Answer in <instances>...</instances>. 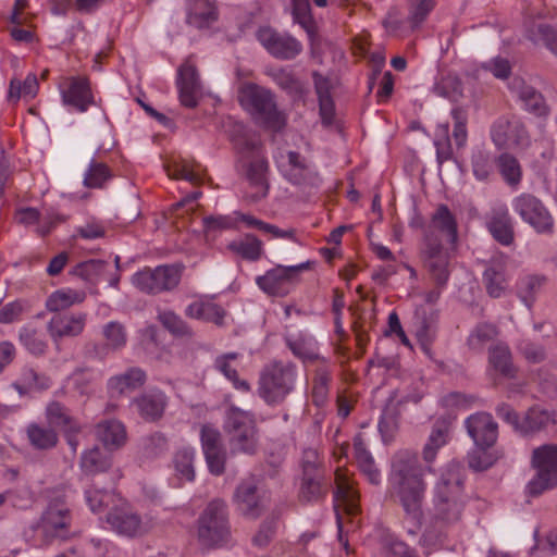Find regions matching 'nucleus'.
Masks as SVG:
<instances>
[{
    "instance_id": "obj_18",
    "label": "nucleus",
    "mask_w": 557,
    "mask_h": 557,
    "mask_svg": "<svg viewBox=\"0 0 557 557\" xmlns=\"http://www.w3.org/2000/svg\"><path fill=\"white\" fill-rule=\"evenodd\" d=\"M335 483L336 491L334 494V508L336 511V520L339 530V540L342 541V512L349 517H355L360 512L359 493L354 488L348 479L339 473V470H336L335 472Z\"/></svg>"
},
{
    "instance_id": "obj_47",
    "label": "nucleus",
    "mask_w": 557,
    "mask_h": 557,
    "mask_svg": "<svg viewBox=\"0 0 557 557\" xmlns=\"http://www.w3.org/2000/svg\"><path fill=\"white\" fill-rule=\"evenodd\" d=\"M102 336L106 345L112 348L124 347L127 344L128 333L125 325L119 321H110L102 326Z\"/></svg>"
},
{
    "instance_id": "obj_38",
    "label": "nucleus",
    "mask_w": 557,
    "mask_h": 557,
    "mask_svg": "<svg viewBox=\"0 0 557 557\" xmlns=\"http://www.w3.org/2000/svg\"><path fill=\"white\" fill-rule=\"evenodd\" d=\"M98 438L106 447L112 449L120 448L126 441V431L124 425L116 420H109L97 425Z\"/></svg>"
},
{
    "instance_id": "obj_44",
    "label": "nucleus",
    "mask_w": 557,
    "mask_h": 557,
    "mask_svg": "<svg viewBox=\"0 0 557 557\" xmlns=\"http://www.w3.org/2000/svg\"><path fill=\"white\" fill-rule=\"evenodd\" d=\"M112 177L111 170L104 163L91 160L84 174V186L87 188H102Z\"/></svg>"
},
{
    "instance_id": "obj_42",
    "label": "nucleus",
    "mask_w": 557,
    "mask_h": 557,
    "mask_svg": "<svg viewBox=\"0 0 557 557\" xmlns=\"http://www.w3.org/2000/svg\"><path fill=\"white\" fill-rule=\"evenodd\" d=\"M292 15L294 23L298 24L312 39L315 36L317 27L309 0H292Z\"/></svg>"
},
{
    "instance_id": "obj_61",
    "label": "nucleus",
    "mask_w": 557,
    "mask_h": 557,
    "mask_svg": "<svg viewBox=\"0 0 557 557\" xmlns=\"http://www.w3.org/2000/svg\"><path fill=\"white\" fill-rule=\"evenodd\" d=\"M14 88H15V81H12L10 84V89H9V97L11 99L18 100L21 97L33 98L36 95L37 88H38L37 78L34 75H28L24 79L23 83H21V82L17 83V94H13Z\"/></svg>"
},
{
    "instance_id": "obj_54",
    "label": "nucleus",
    "mask_w": 557,
    "mask_h": 557,
    "mask_svg": "<svg viewBox=\"0 0 557 557\" xmlns=\"http://www.w3.org/2000/svg\"><path fill=\"white\" fill-rule=\"evenodd\" d=\"M544 284V277L539 275H527L519 281V297L528 306L531 307L535 294Z\"/></svg>"
},
{
    "instance_id": "obj_28",
    "label": "nucleus",
    "mask_w": 557,
    "mask_h": 557,
    "mask_svg": "<svg viewBox=\"0 0 557 557\" xmlns=\"http://www.w3.org/2000/svg\"><path fill=\"white\" fill-rule=\"evenodd\" d=\"M329 486L324 472L302 473L299 499L304 503L318 502L325 497Z\"/></svg>"
},
{
    "instance_id": "obj_31",
    "label": "nucleus",
    "mask_w": 557,
    "mask_h": 557,
    "mask_svg": "<svg viewBox=\"0 0 557 557\" xmlns=\"http://www.w3.org/2000/svg\"><path fill=\"white\" fill-rule=\"evenodd\" d=\"M146 382V373L139 368H132L121 375L110 379L109 388L112 396H122L141 387Z\"/></svg>"
},
{
    "instance_id": "obj_26",
    "label": "nucleus",
    "mask_w": 557,
    "mask_h": 557,
    "mask_svg": "<svg viewBox=\"0 0 557 557\" xmlns=\"http://www.w3.org/2000/svg\"><path fill=\"white\" fill-rule=\"evenodd\" d=\"M81 469L88 476L108 472L113 466V458L107 449L95 446L81 457Z\"/></svg>"
},
{
    "instance_id": "obj_15",
    "label": "nucleus",
    "mask_w": 557,
    "mask_h": 557,
    "mask_svg": "<svg viewBox=\"0 0 557 557\" xmlns=\"http://www.w3.org/2000/svg\"><path fill=\"white\" fill-rule=\"evenodd\" d=\"M257 39L272 57L280 60L295 59L302 51V45L297 38L269 26L259 28Z\"/></svg>"
},
{
    "instance_id": "obj_19",
    "label": "nucleus",
    "mask_w": 557,
    "mask_h": 557,
    "mask_svg": "<svg viewBox=\"0 0 557 557\" xmlns=\"http://www.w3.org/2000/svg\"><path fill=\"white\" fill-rule=\"evenodd\" d=\"M469 436L475 447L493 448L498 438V424L487 412H476L465 422Z\"/></svg>"
},
{
    "instance_id": "obj_59",
    "label": "nucleus",
    "mask_w": 557,
    "mask_h": 557,
    "mask_svg": "<svg viewBox=\"0 0 557 557\" xmlns=\"http://www.w3.org/2000/svg\"><path fill=\"white\" fill-rule=\"evenodd\" d=\"M434 0H410L408 20L413 27L419 26L433 10Z\"/></svg>"
},
{
    "instance_id": "obj_6",
    "label": "nucleus",
    "mask_w": 557,
    "mask_h": 557,
    "mask_svg": "<svg viewBox=\"0 0 557 557\" xmlns=\"http://www.w3.org/2000/svg\"><path fill=\"white\" fill-rule=\"evenodd\" d=\"M298 373L290 362L273 361L260 373L258 392L269 405L283 403L293 392Z\"/></svg>"
},
{
    "instance_id": "obj_35",
    "label": "nucleus",
    "mask_w": 557,
    "mask_h": 557,
    "mask_svg": "<svg viewBox=\"0 0 557 557\" xmlns=\"http://www.w3.org/2000/svg\"><path fill=\"white\" fill-rule=\"evenodd\" d=\"M487 228L492 236L502 245L508 246L513 240V230L508 209H502L487 222Z\"/></svg>"
},
{
    "instance_id": "obj_34",
    "label": "nucleus",
    "mask_w": 557,
    "mask_h": 557,
    "mask_svg": "<svg viewBox=\"0 0 557 557\" xmlns=\"http://www.w3.org/2000/svg\"><path fill=\"white\" fill-rule=\"evenodd\" d=\"M505 453L503 449L476 447L470 451L467 456L468 467L474 472H483L492 468L500 459H503Z\"/></svg>"
},
{
    "instance_id": "obj_60",
    "label": "nucleus",
    "mask_w": 557,
    "mask_h": 557,
    "mask_svg": "<svg viewBox=\"0 0 557 557\" xmlns=\"http://www.w3.org/2000/svg\"><path fill=\"white\" fill-rule=\"evenodd\" d=\"M203 454L223 449L221 433L211 425H203L200 432Z\"/></svg>"
},
{
    "instance_id": "obj_2",
    "label": "nucleus",
    "mask_w": 557,
    "mask_h": 557,
    "mask_svg": "<svg viewBox=\"0 0 557 557\" xmlns=\"http://www.w3.org/2000/svg\"><path fill=\"white\" fill-rule=\"evenodd\" d=\"M435 231L446 234L450 244L457 240V223L448 207L441 205L432 215L431 223L424 235V263L432 277L440 286L446 285L449 278V253L443 248Z\"/></svg>"
},
{
    "instance_id": "obj_50",
    "label": "nucleus",
    "mask_w": 557,
    "mask_h": 557,
    "mask_svg": "<svg viewBox=\"0 0 557 557\" xmlns=\"http://www.w3.org/2000/svg\"><path fill=\"white\" fill-rule=\"evenodd\" d=\"M169 175L176 180H185L193 184H198L202 181L203 171L200 164L182 161L174 164L173 169L170 170Z\"/></svg>"
},
{
    "instance_id": "obj_33",
    "label": "nucleus",
    "mask_w": 557,
    "mask_h": 557,
    "mask_svg": "<svg viewBox=\"0 0 557 557\" xmlns=\"http://www.w3.org/2000/svg\"><path fill=\"white\" fill-rule=\"evenodd\" d=\"M46 418L51 428H60L67 433H78L81 428L70 411L59 401H52L46 409Z\"/></svg>"
},
{
    "instance_id": "obj_62",
    "label": "nucleus",
    "mask_w": 557,
    "mask_h": 557,
    "mask_svg": "<svg viewBox=\"0 0 557 557\" xmlns=\"http://www.w3.org/2000/svg\"><path fill=\"white\" fill-rule=\"evenodd\" d=\"M28 17L24 23H11L8 28L12 39L18 44H30L35 40V33L29 28Z\"/></svg>"
},
{
    "instance_id": "obj_55",
    "label": "nucleus",
    "mask_w": 557,
    "mask_h": 557,
    "mask_svg": "<svg viewBox=\"0 0 557 557\" xmlns=\"http://www.w3.org/2000/svg\"><path fill=\"white\" fill-rule=\"evenodd\" d=\"M174 467L177 473L187 481L195 479L194 451L190 449H181L174 456Z\"/></svg>"
},
{
    "instance_id": "obj_12",
    "label": "nucleus",
    "mask_w": 557,
    "mask_h": 557,
    "mask_svg": "<svg viewBox=\"0 0 557 557\" xmlns=\"http://www.w3.org/2000/svg\"><path fill=\"white\" fill-rule=\"evenodd\" d=\"M181 281V272L176 267L159 265L154 269L145 268L132 276V284L148 294H158L175 288Z\"/></svg>"
},
{
    "instance_id": "obj_3",
    "label": "nucleus",
    "mask_w": 557,
    "mask_h": 557,
    "mask_svg": "<svg viewBox=\"0 0 557 557\" xmlns=\"http://www.w3.org/2000/svg\"><path fill=\"white\" fill-rule=\"evenodd\" d=\"M467 496L465 483L459 475L448 472L436 483L432 500V517L435 522L453 524L465 511Z\"/></svg>"
},
{
    "instance_id": "obj_51",
    "label": "nucleus",
    "mask_w": 557,
    "mask_h": 557,
    "mask_svg": "<svg viewBox=\"0 0 557 557\" xmlns=\"http://www.w3.org/2000/svg\"><path fill=\"white\" fill-rule=\"evenodd\" d=\"M330 373L326 369H318L312 381V401L315 406H323L329 396Z\"/></svg>"
},
{
    "instance_id": "obj_40",
    "label": "nucleus",
    "mask_w": 557,
    "mask_h": 557,
    "mask_svg": "<svg viewBox=\"0 0 557 557\" xmlns=\"http://www.w3.org/2000/svg\"><path fill=\"white\" fill-rule=\"evenodd\" d=\"M135 404L141 417L149 421L159 420L165 408L163 394H146L135 399Z\"/></svg>"
},
{
    "instance_id": "obj_5",
    "label": "nucleus",
    "mask_w": 557,
    "mask_h": 557,
    "mask_svg": "<svg viewBox=\"0 0 557 557\" xmlns=\"http://www.w3.org/2000/svg\"><path fill=\"white\" fill-rule=\"evenodd\" d=\"M239 104L267 127L278 131L286 124V115L276 107L271 90L253 83H244L237 95Z\"/></svg>"
},
{
    "instance_id": "obj_21",
    "label": "nucleus",
    "mask_w": 557,
    "mask_h": 557,
    "mask_svg": "<svg viewBox=\"0 0 557 557\" xmlns=\"http://www.w3.org/2000/svg\"><path fill=\"white\" fill-rule=\"evenodd\" d=\"M234 498L246 517L257 519L265 509L264 499L259 495L257 484L251 481H243L237 486Z\"/></svg>"
},
{
    "instance_id": "obj_9",
    "label": "nucleus",
    "mask_w": 557,
    "mask_h": 557,
    "mask_svg": "<svg viewBox=\"0 0 557 557\" xmlns=\"http://www.w3.org/2000/svg\"><path fill=\"white\" fill-rule=\"evenodd\" d=\"M531 465L536 474L527 485L529 496L536 497L557 486V445L545 444L534 448Z\"/></svg>"
},
{
    "instance_id": "obj_41",
    "label": "nucleus",
    "mask_w": 557,
    "mask_h": 557,
    "mask_svg": "<svg viewBox=\"0 0 557 557\" xmlns=\"http://www.w3.org/2000/svg\"><path fill=\"white\" fill-rule=\"evenodd\" d=\"M550 421V414L537 406L531 407L525 412L519 424V432L529 435L543 430Z\"/></svg>"
},
{
    "instance_id": "obj_48",
    "label": "nucleus",
    "mask_w": 557,
    "mask_h": 557,
    "mask_svg": "<svg viewBox=\"0 0 557 557\" xmlns=\"http://www.w3.org/2000/svg\"><path fill=\"white\" fill-rule=\"evenodd\" d=\"M268 171V161L263 158L252 161L248 168L247 176L249 182L259 188L257 198L265 197L268 193V185L265 181V173Z\"/></svg>"
},
{
    "instance_id": "obj_14",
    "label": "nucleus",
    "mask_w": 557,
    "mask_h": 557,
    "mask_svg": "<svg viewBox=\"0 0 557 557\" xmlns=\"http://www.w3.org/2000/svg\"><path fill=\"white\" fill-rule=\"evenodd\" d=\"M491 139L498 149H525L530 136L523 124L515 116L498 117L491 126Z\"/></svg>"
},
{
    "instance_id": "obj_57",
    "label": "nucleus",
    "mask_w": 557,
    "mask_h": 557,
    "mask_svg": "<svg viewBox=\"0 0 557 557\" xmlns=\"http://www.w3.org/2000/svg\"><path fill=\"white\" fill-rule=\"evenodd\" d=\"M159 321L169 330L173 335L185 336L189 335L190 331L183 319L173 311H162L159 313Z\"/></svg>"
},
{
    "instance_id": "obj_16",
    "label": "nucleus",
    "mask_w": 557,
    "mask_h": 557,
    "mask_svg": "<svg viewBox=\"0 0 557 557\" xmlns=\"http://www.w3.org/2000/svg\"><path fill=\"white\" fill-rule=\"evenodd\" d=\"M109 263L104 260L90 259L77 263L72 268L70 274L83 280L89 284H98L101 280H107L110 287L117 288L120 283L121 258L114 257V272H108Z\"/></svg>"
},
{
    "instance_id": "obj_17",
    "label": "nucleus",
    "mask_w": 557,
    "mask_h": 557,
    "mask_svg": "<svg viewBox=\"0 0 557 557\" xmlns=\"http://www.w3.org/2000/svg\"><path fill=\"white\" fill-rule=\"evenodd\" d=\"M72 515L63 500L55 499L49 503L42 512L38 529L46 537L65 539L70 534Z\"/></svg>"
},
{
    "instance_id": "obj_49",
    "label": "nucleus",
    "mask_w": 557,
    "mask_h": 557,
    "mask_svg": "<svg viewBox=\"0 0 557 557\" xmlns=\"http://www.w3.org/2000/svg\"><path fill=\"white\" fill-rule=\"evenodd\" d=\"M277 521L278 515L275 512H272L263 520L258 531L252 536L255 546L264 548L272 542L276 533Z\"/></svg>"
},
{
    "instance_id": "obj_22",
    "label": "nucleus",
    "mask_w": 557,
    "mask_h": 557,
    "mask_svg": "<svg viewBox=\"0 0 557 557\" xmlns=\"http://www.w3.org/2000/svg\"><path fill=\"white\" fill-rule=\"evenodd\" d=\"M87 321V314L79 312L73 314L54 315L48 323V332L53 339L74 337L82 334Z\"/></svg>"
},
{
    "instance_id": "obj_1",
    "label": "nucleus",
    "mask_w": 557,
    "mask_h": 557,
    "mask_svg": "<svg viewBox=\"0 0 557 557\" xmlns=\"http://www.w3.org/2000/svg\"><path fill=\"white\" fill-rule=\"evenodd\" d=\"M393 496L401 506L406 517L421 524L426 492L424 469L418 456L408 451L398 454L392 462L389 475Z\"/></svg>"
},
{
    "instance_id": "obj_39",
    "label": "nucleus",
    "mask_w": 557,
    "mask_h": 557,
    "mask_svg": "<svg viewBox=\"0 0 557 557\" xmlns=\"http://www.w3.org/2000/svg\"><path fill=\"white\" fill-rule=\"evenodd\" d=\"M227 249L250 261L258 260L263 252L262 243L251 234H246L240 238L230 242Z\"/></svg>"
},
{
    "instance_id": "obj_10",
    "label": "nucleus",
    "mask_w": 557,
    "mask_h": 557,
    "mask_svg": "<svg viewBox=\"0 0 557 557\" xmlns=\"http://www.w3.org/2000/svg\"><path fill=\"white\" fill-rule=\"evenodd\" d=\"M307 260L295 265L278 264L256 277L257 286L269 296L284 297L292 293L301 281V274L311 269Z\"/></svg>"
},
{
    "instance_id": "obj_8",
    "label": "nucleus",
    "mask_w": 557,
    "mask_h": 557,
    "mask_svg": "<svg viewBox=\"0 0 557 557\" xmlns=\"http://www.w3.org/2000/svg\"><path fill=\"white\" fill-rule=\"evenodd\" d=\"M225 432L232 453L256 454L258 449V429L251 414L238 408L227 412Z\"/></svg>"
},
{
    "instance_id": "obj_32",
    "label": "nucleus",
    "mask_w": 557,
    "mask_h": 557,
    "mask_svg": "<svg viewBox=\"0 0 557 557\" xmlns=\"http://www.w3.org/2000/svg\"><path fill=\"white\" fill-rule=\"evenodd\" d=\"M451 421L453 418L450 417H442L434 423L429 442L423 449V459L426 462H432L437 455V450L447 443Z\"/></svg>"
},
{
    "instance_id": "obj_27",
    "label": "nucleus",
    "mask_w": 557,
    "mask_h": 557,
    "mask_svg": "<svg viewBox=\"0 0 557 557\" xmlns=\"http://www.w3.org/2000/svg\"><path fill=\"white\" fill-rule=\"evenodd\" d=\"M433 94L450 101H458L462 97V83L455 72L440 70L432 87Z\"/></svg>"
},
{
    "instance_id": "obj_64",
    "label": "nucleus",
    "mask_w": 557,
    "mask_h": 557,
    "mask_svg": "<svg viewBox=\"0 0 557 557\" xmlns=\"http://www.w3.org/2000/svg\"><path fill=\"white\" fill-rule=\"evenodd\" d=\"M24 311V306L21 300H14L5 304L0 309V323L10 324L20 320Z\"/></svg>"
},
{
    "instance_id": "obj_63",
    "label": "nucleus",
    "mask_w": 557,
    "mask_h": 557,
    "mask_svg": "<svg viewBox=\"0 0 557 557\" xmlns=\"http://www.w3.org/2000/svg\"><path fill=\"white\" fill-rule=\"evenodd\" d=\"M216 367L228 380L234 383L235 387L244 392L250 391L249 383L245 380H239L236 368L233 367L227 359H216Z\"/></svg>"
},
{
    "instance_id": "obj_25",
    "label": "nucleus",
    "mask_w": 557,
    "mask_h": 557,
    "mask_svg": "<svg viewBox=\"0 0 557 557\" xmlns=\"http://www.w3.org/2000/svg\"><path fill=\"white\" fill-rule=\"evenodd\" d=\"M185 314L191 319L212 322L216 325H223L226 311L212 298H205L189 304L185 309Z\"/></svg>"
},
{
    "instance_id": "obj_45",
    "label": "nucleus",
    "mask_w": 557,
    "mask_h": 557,
    "mask_svg": "<svg viewBox=\"0 0 557 557\" xmlns=\"http://www.w3.org/2000/svg\"><path fill=\"white\" fill-rule=\"evenodd\" d=\"M269 75L286 92L290 95H301L304 92L301 82L294 75L290 69H274L269 71Z\"/></svg>"
},
{
    "instance_id": "obj_7",
    "label": "nucleus",
    "mask_w": 557,
    "mask_h": 557,
    "mask_svg": "<svg viewBox=\"0 0 557 557\" xmlns=\"http://www.w3.org/2000/svg\"><path fill=\"white\" fill-rule=\"evenodd\" d=\"M280 174L292 185L318 188L322 177L315 164L297 151L281 149L274 154Z\"/></svg>"
},
{
    "instance_id": "obj_11",
    "label": "nucleus",
    "mask_w": 557,
    "mask_h": 557,
    "mask_svg": "<svg viewBox=\"0 0 557 557\" xmlns=\"http://www.w3.org/2000/svg\"><path fill=\"white\" fill-rule=\"evenodd\" d=\"M513 211L540 234H552L554 218L543 202L531 194H521L512 200Z\"/></svg>"
},
{
    "instance_id": "obj_52",
    "label": "nucleus",
    "mask_w": 557,
    "mask_h": 557,
    "mask_svg": "<svg viewBox=\"0 0 557 557\" xmlns=\"http://www.w3.org/2000/svg\"><path fill=\"white\" fill-rule=\"evenodd\" d=\"M450 114L454 121L453 138L458 148H463L468 140V114L460 107L453 108Z\"/></svg>"
},
{
    "instance_id": "obj_37",
    "label": "nucleus",
    "mask_w": 557,
    "mask_h": 557,
    "mask_svg": "<svg viewBox=\"0 0 557 557\" xmlns=\"http://www.w3.org/2000/svg\"><path fill=\"white\" fill-rule=\"evenodd\" d=\"M27 438L30 445L39 450H48L57 446L58 433L51 426L39 423H30L26 429Z\"/></svg>"
},
{
    "instance_id": "obj_4",
    "label": "nucleus",
    "mask_w": 557,
    "mask_h": 557,
    "mask_svg": "<svg viewBox=\"0 0 557 557\" xmlns=\"http://www.w3.org/2000/svg\"><path fill=\"white\" fill-rule=\"evenodd\" d=\"M197 539L207 549L226 546L232 541L227 506L222 499L211 500L197 520Z\"/></svg>"
},
{
    "instance_id": "obj_53",
    "label": "nucleus",
    "mask_w": 557,
    "mask_h": 557,
    "mask_svg": "<svg viewBox=\"0 0 557 557\" xmlns=\"http://www.w3.org/2000/svg\"><path fill=\"white\" fill-rule=\"evenodd\" d=\"M499 171L504 180L512 186L521 181V168L517 159L508 153H503L498 158Z\"/></svg>"
},
{
    "instance_id": "obj_46",
    "label": "nucleus",
    "mask_w": 557,
    "mask_h": 557,
    "mask_svg": "<svg viewBox=\"0 0 557 557\" xmlns=\"http://www.w3.org/2000/svg\"><path fill=\"white\" fill-rule=\"evenodd\" d=\"M528 36L534 42H543L557 55V32L554 28L543 22H537L528 29Z\"/></svg>"
},
{
    "instance_id": "obj_23",
    "label": "nucleus",
    "mask_w": 557,
    "mask_h": 557,
    "mask_svg": "<svg viewBox=\"0 0 557 557\" xmlns=\"http://www.w3.org/2000/svg\"><path fill=\"white\" fill-rule=\"evenodd\" d=\"M483 283L487 294L493 298L505 295L509 286V275L505 259H494L483 273Z\"/></svg>"
},
{
    "instance_id": "obj_56",
    "label": "nucleus",
    "mask_w": 557,
    "mask_h": 557,
    "mask_svg": "<svg viewBox=\"0 0 557 557\" xmlns=\"http://www.w3.org/2000/svg\"><path fill=\"white\" fill-rule=\"evenodd\" d=\"M168 449V440L164 434L156 432L147 436L143 442V455L146 458H156Z\"/></svg>"
},
{
    "instance_id": "obj_30",
    "label": "nucleus",
    "mask_w": 557,
    "mask_h": 557,
    "mask_svg": "<svg viewBox=\"0 0 557 557\" xmlns=\"http://www.w3.org/2000/svg\"><path fill=\"white\" fill-rule=\"evenodd\" d=\"M86 299V293L81 289L63 287L51 293L46 299V309L50 312H59L82 304Z\"/></svg>"
},
{
    "instance_id": "obj_36",
    "label": "nucleus",
    "mask_w": 557,
    "mask_h": 557,
    "mask_svg": "<svg viewBox=\"0 0 557 557\" xmlns=\"http://www.w3.org/2000/svg\"><path fill=\"white\" fill-rule=\"evenodd\" d=\"M499 332L493 323H479L468 337L470 348H499L497 346Z\"/></svg>"
},
{
    "instance_id": "obj_24",
    "label": "nucleus",
    "mask_w": 557,
    "mask_h": 557,
    "mask_svg": "<svg viewBox=\"0 0 557 557\" xmlns=\"http://www.w3.org/2000/svg\"><path fill=\"white\" fill-rule=\"evenodd\" d=\"M510 89L517 95L518 99L528 112L536 116L548 115L549 109L543 95L532 86L527 85L520 78H515L510 84Z\"/></svg>"
},
{
    "instance_id": "obj_13",
    "label": "nucleus",
    "mask_w": 557,
    "mask_h": 557,
    "mask_svg": "<svg viewBox=\"0 0 557 557\" xmlns=\"http://www.w3.org/2000/svg\"><path fill=\"white\" fill-rule=\"evenodd\" d=\"M62 104L69 112L85 113L96 103L90 82L85 76H70L59 85Z\"/></svg>"
},
{
    "instance_id": "obj_29",
    "label": "nucleus",
    "mask_w": 557,
    "mask_h": 557,
    "mask_svg": "<svg viewBox=\"0 0 557 557\" xmlns=\"http://www.w3.org/2000/svg\"><path fill=\"white\" fill-rule=\"evenodd\" d=\"M107 522L120 534L136 535L141 529L139 516L123 508H115L107 516Z\"/></svg>"
},
{
    "instance_id": "obj_20",
    "label": "nucleus",
    "mask_w": 557,
    "mask_h": 557,
    "mask_svg": "<svg viewBox=\"0 0 557 557\" xmlns=\"http://www.w3.org/2000/svg\"><path fill=\"white\" fill-rule=\"evenodd\" d=\"M176 86L181 103L186 108H195L201 96V85L197 70L189 61L178 67Z\"/></svg>"
},
{
    "instance_id": "obj_58",
    "label": "nucleus",
    "mask_w": 557,
    "mask_h": 557,
    "mask_svg": "<svg viewBox=\"0 0 557 557\" xmlns=\"http://www.w3.org/2000/svg\"><path fill=\"white\" fill-rule=\"evenodd\" d=\"M448 124L441 126L438 128V134L434 139L436 158L440 163L446 162L453 158V149L448 137Z\"/></svg>"
},
{
    "instance_id": "obj_43",
    "label": "nucleus",
    "mask_w": 557,
    "mask_h": 557,
    "mask_svg": "<svg viewBox=\"0 0 557 557\" xmlns=\"http://www.w3.org/2000/svg\"><path fill=\"white\" fill-rule=\"evenodd\" d=\"M488 360L492 369L498 375L505 379L516 377L518 368L512 361L510 350H492Z\"/></svg>"
}]
</instances>
